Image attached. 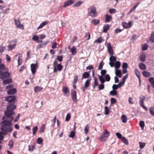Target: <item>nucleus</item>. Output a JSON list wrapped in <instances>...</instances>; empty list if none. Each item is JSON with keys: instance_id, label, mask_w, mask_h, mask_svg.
Wrapping results in <instances>:
<instances>
[{"instance_id": "nucleus-1", "label": "nucleus", "mask_w": 154, "mask_h": 154, "mask_svg": "<svg viewBox=\"0 0 154 154\" xmlns=\"http://www.w3.org/2000/svg\"><path fill=\"white\" fill-rule=\"evenodd\" d=\"M16 98L15 95L9 96L5 97V100L8 102L9 105L6 107L7 110L5 111V116L2 118L3 121L1 122L2 131H0V135H6L12 131L11 126L12 125L11 121L14 119L12 115L15 114L13 111L16 108V105L13 104Z\"/></svg>"}, {"instance_id": "nucleus-2", "label": "nucleus", "mask_w": 154, "mask_h": 154, "mask_svg": "<svg viewBox=\"0 0 154 154\" xmlns=\"http://www.w3.org/2000/svg\"><path fill=\"white\" fill-rule=\"evenodd\" d=\"M88 15L92 17H95L97 13L95 7L93 6L90 7L88 9Z\"/></svg>"}, {"instance_id": "nucleus-3", "label": "nucleus", "mask_w": 154, "mask_h": 154, "mask_svg": "<svg viewBox=\"0 0 154 154\" xmlns=\"http://www.w3.org/2000/svg\"><path fill=\"white\" fill-rule=\"evenodd\" d=\"M10 73L8 72L7 69L3 72H0V79H4L5 78L9 77L10 75Z\"/></svg>"}, {"instance_id": "nucleus-4", "label": "nucleus", "mask_w": 154, "mask_h": 154, "mask_svg": "<svg viewBox=\"0 0 154 154\" xmlns=\"http://www.w3.org/2000/svg\"><path fill=\"white\" fill-rule=\"evenodd\" d=\"M98 78L101 83L99 85L98 88L100 90H102L104 88V83L105 82V81L103 77L100 75H98Z\"/></svg>"}, {"instance_id": "nucleus-5", "label": "nucleus", "mask_w": 154, "mask_h": 154, "mask_svg": "<svg viewBox=\"0 0 154 154\" xmlns=\"http://www.w3.org/2000/svg\"><path fill=\"white\" fill-rule=\"evenodd\" d=\"M38 64L37 63H32L31 64V69L32 72L33 74H34L36 72V69L37 68Z\"/></svg>"}, {"instance_id": "nucleus-6", "label": "nucleus", "mask_w": 154, "mask_h": 154, "mask_svg": "<svg viewBox=\"0 0 154 154\" xmlns=\"http://www.w3.org/2000/svg\"><path fill=\"white\" fill-rule=\"evenodd\" d=\"M14 21L16 27L20 29H23V26L22 24H20V22L19 19H14Z\"/></svg>"}, {"instance_id": "nucleus-7", "label": "nucleus", "mask_w": 154, "mask_h": 154, "mask_svg": "<svg viewBox=\"0 0 154 154\" xmlns=\"http://www.w3.org/2000/svg\"><path fill=\"white\" fill-rule=\"evenodd\" d=\"M71 97L75 102L77 103L76 92L75 90H72L71 93Z\"/></svg>"}, {"instance_id": "nucleus-8", "label": "nucleus", "mask_w": 154, "mask_h": 154, "mask_svg": "<svg viewBox=\"0 0 154 154\" xmlns=\"http://www.w3.org/2000/svg\"><path fill=\"white\" fill-rule=\"evenodd\" d=\"M75 2V0H67L64 3V5L63 7L65 8L72 4L74 3Z\"/></svg>"}, {"instance_id": "nucleus-9", "label": "nucleus", "mask_w": 154, "mask_h": 154, "mask_svg": "<svg viewBox=\"0 0 154 154\" xmlns=\"http://www.w3.org/2000/svg\"><path fill=\"white\" fill-rule=\"evenodd\" d=\"M107 48L108 51L109 52L110 56H112L113 55V50L112 49L111 44L110 43H108L107 44Z\"/></svg>"}, {"instance_id": "nucleus-10", "label": "nucleus", "mask_w": 154, "mask_h": 154, "mask_svg": "<svg viewBox=\"0 0 154 154\" xmlns=\"http://www.w3.org/2000/svg\"><path fill=\"white\" fill-rule=\"evenodd\" d=\"M118 138L120 139L123 142L126 144L128 145V140L125 137H123L122 135H116Z\"/></svg>"}, {"instance_id": "nucleus-11", "label": "nucleus", "mask_w": 154, "mask_h": 154, "mask_svg": "<svg viewBox=\"0 0 154 154\" xmlns=\"http://www.w3.org/2000/svg\"><path fill=\"white\" fill-rule=\"evenodd\" d=\"M131 22H129L128 23L123 22L122 23V25L124 28L128 29L131 27Z\"/></svg>"}, {"instance_id": "nucleus-12", "label": "nucleus", "mask_w": 154, "mask_h": 154, "mask_svg": "<svg viewBox=\"0 0 154 154\" xmlns=\"http://www.w3.org/2000/svg\"><path fill=\"white\" fill-rule=\"evenodd\" d=\"M109 135H100L98 138L99 140L102 141H105L108 138Z\"/></svg>"}, {"instance_id": "nucleus-13", "label": "nucleus", "mask_w": 154, "mask_h": 154, "mask_svg": "<svg viewBox=\"0 0 154 154\" xmlns=\"http://www.w3.org/2000/svg\"><path fill=\"white\" fill-rule=\"evenodd\" d=\"M12 82V80L11 78H8L3 81V83L4 85H6Z\"/></svg>"}, {"instance_id": "nucleus-14", "label": "nucleus", "mask_w": 154, "mask_h": 154, "mask_svg": "<svg viewBox=\"0 0 154 154\" xmlns=\"http://www.w3.org/2000/svg\"><path fill=\"white\" fill-rule=\"evenodd\" d=\"M115 74L116 76L119 77L120 78L122 77V73L121 70L119 69H115Z\"/></svg>"}, {"instance_id": "nucleus-15", "label": "nucleus", "mask_w": 154, "mask_h": 154, "mask_svg": "<svg viewBox=\"0 0 154 154\" xmlns=\"http://www.w3.org/2000/svg\"><path fill=\"white\" fill-rule=\"evenodd\" d=\"M17 91L15 88H13L9 90L8 91V94L9 95L14 94Z\"/></svg>"}, {"instance_id": "nucleus-16", "label": "nucleus", "mask_w": 154, "mask_h": 154, "mask_svg": "<svg viewBox=\"0 0 154 154\" xmlns=\"http://www.w3.org/2000/svg\"><path fill=\"white\" fill-rule=\"evenodd\" d=\"M145 99V97L144 96L140 97L139 103L140 106L144 104V102Z\"/></svg>"}, {"instance_id": "nucleus-17", "label": "nucleus", "mask_w": 154, "mask_h": 154, "mask_svg": "<svg viewBox=\"0 0 154 154\" xmlns=\"http://www.w3.org/2000/svg\"><path fill=\"white\" fill-rule=\"evenodd\" d=\"M114 65L115 69L118 70V68L120 67L121 63L119 61H117L114 63Z\"/></svg>"}, {"instance_id": "nucleus-18", "label": "nucleus", "mask_w": 154, "mask_h": 154, "mask_svg": "<svg viewBox=\"0 0 154 154\" xmlns=\"http://www.w3.org/2000/svg\"><path fill=\"white\" fill-rule=\"evenodd\" d=\"M112 18L111 16H110L108 14H106L105 17V22H108L112 20Z\"/></svg>"}, {"instance_id": "nucleus-19", "label": "nucleus", "mask_w": 154, "mask_h": 154, "mask_svg": "<svg viewBox=\"0 0 154 154\" xmlns=\"http://www.w3.org/2000/svg\"><path fill=\"white\" fill-rule=\"evenodd\" d=\"M48 23V21H45L42 23L37 28V29L38 30L42 28L44 26Z\"/></svg>"}, {"instance_id": "nucleus-20", "label": "nucleus", "mask_w": 154, "mask_h": 154, "mask_svg": "<svg viewBox=\"0 0 154 154\" xmlns=\"http://www.w3.org/2000/svg\"><path fill=\"white\" fill-rule=\"evenodd\" d=\"M91 23L93 24L97 25L100 23V21L99 20L93 19L91 21Z\"/></svg>"}, {"instance_id": "nucleus-21", "label": "nucleus", "mask_w": 154, "mask_h": 154, "mask_svg": "<svg viewBox=\"0 0 154 154\" xmlns=\"http://www.w3.org/2000/svg\"><path fill=\"white\" fill-rule=\"evenodd\" d=\"M143 75L145 77H148L151 76V74L149 72L146 71H143Z\"/></svg>"}, {"instance_id": "nucleus-22", "label": "nucleus", "mask_w": 154, "mask_h": 154, "mask_svg": "<svg viewBox=\"0 0 154 154\" xmlns=\"http://www.w3.org/2000/svg\"><path fill=\"white\" fill-rule=\"evenodd\" d=\"M109 28V26L108 24H107L106 25H105L103 27V32L105 33L106 32Z\"/></svg>"}, {"instance_id": "nucleus-23", "label": "nucleus", "mask_w": 154, "mask_h": 154, "mask_svg": "<svg viewBox=\"0 0 154 154\" xmlns=\"http://www.w3.org/2000/svg\"><path fill=\"white\" fill-rule=\"evenodd\" d=\"M90 76L89 73L87 72H84L82 75V78L83 79H86L88 78Z\"/></svg>"}, {"instance_id": "nucleus-24", "label": "nucleus", "mask_w": 154, "mask_h": 154, "mask_svg": "<svg viewBox=\"0 0 154 154\" xmlns=\"http://www.w3.org/2000/svg\"><path fill=\"white\" fill-rule=\"evenodd\" d=\"M148 80L151 84L153 88L154 87V78L152 77L149 78L148 79Z\"/></svg>"}, {"instance_id": "nucleus-25", "label": "nucleus", "mask_w": 154, "mask_h": 154, "mask_svg": "<svg viewBox=\"0 0 154 154\" xmlns=\"http://www.w3.org/2000/svg\"><path fill=\"white\" fill-rule=\"evenodd\" d=\"M91 80V78L89 79L85 82V88H87L89 86L90 82Z\"/></svg>"}, {"instance_id": "nucleus-26", "label": "nucleus", "mask_w": 154, "mask_h": 154, "mask_svg": "<svg viewBox=\"0 0 154 154\" xmlns=\"http://www.w3.org/2000/svg\"><path fill=\"white\" fill-rule=\"evenodd\" d=\"M128 76V74H126L125 76L123 77L122 80L119 82L123 85L125 83V80L127 79Z\"/></svg>"}, {"instance_id": "nucleus-27", "label": "nucleus", "mask_w": 154, "mask_h": 154, "mask_svg": "<svg viewBox=\"0 0 154 154\" xmlns=\"http://www.w3.org/2000/svg\"><path fill=\"white\" fill-rule=\"evenodd\" d=\"M121 119L122 122L124 123H125L127 122V118L126 117V116L125 115H122L121 117Z\"/></svg>"}, {"instance_id": "nucleus-28", "label": "nucleus", "mask_w": 154, "mask_h": 154, "mask_svg": "<svg viewBox=\"0 0 154 154\" xmlns=\"http://www.w3.org/2000/svg\"><path fill=\"white\" fill-rule=\"evenodd\" d=\"M43 88L38 86H37L35 88V92H38L42 90Z\"/></svg>"}, {"instance_id": "nucleus-29", "label": "nucleus", "mask_w": 154, "mask_h": 154, "mask_svg": "<svg viewBox=\"0 0 154 154\" xmlns=\"http://www.w3.org/2000/svg\"><path fill=\"white\" fill-rule=\"evenodd\" d=\"M103 41L104 40H103L101 37L100 36L94 41V43L97 42L99 43H101L103 42Z\"/></svg>"}, {"instance_id": "nucleus-30", "label": "nucleus", "mask_w": 154, "mask_h": 154, "mask_svg": "<svg viewBox=\"0 0 154 154\" xmlns=\"http://www.w3.org/2000/svg\"><path fill=\"white\" fill-rule=\"evenodd\" d=\"M139 66L141 69L143 70H145L146 68V65L143 63H140L139 64Z\"/></svg>"}, {"instance_id": "nucleus-31", "label": "nucleus", "mask_w": 154, "mask_h": 154, "mask_svg": "<svg viewBox=\"0 0 154 154\" xmlns=\"http://www.w3.org/2000/svg\"><path fill=\"white\" fill-rule=\"evenodd\" d=\"M16 45V44H14L13 45H9L8 46V51H11L14 48Z\"/></svg>"}, {"instance_id": "nucleus-32", "label": "nucleus", "mask_w": 154, "mask_h": 154, "mask_svg": "<svg viewBox=\"0 0 154 154\" xmlns=\"http://www.w3.org/2000/svg\"><path fill=\"white\" fill-rule=\"evenodd\" d=\"M7 69L5 68L4 64L1 63L0 64V72H3Z\"/></svg>"}, {"instance_id": "nucleus-33", "label": "nucleus", "mask_w": 154, "mask_h": 154, "mask_svg": "<svg viewBox=\"0 0 154 154\" xmlns=\"http://www.w3.org/2000/svg\"><path fill=\"white\" fill-rule=\"evenodd\" d=\"M83 2L81 1H79L77 2H76L75 3L74 5V7H78L81 5L83 3Z\"/></svg>"}, {"instance_id": "nucleus-34", "label": "nucleus", "mask_w": 154, "mask_h": 154, "mask_svg": "<svg viewBox=\"0 0 154 154\" xmlns=\"http://www.w3.org/2000/svg\"><path fill=\"white\" fill-rule=\"evenodd\" d=\"M105 81L109 82L110 80V77L108 74H106L104 78Z\"/></svg>"}, {"instance_id": "nucleus-35", "label": "nucleus", "mask_w": 154, "mask_h": 154, "mask_svg": "<svg viewBox=\"0 0 154 154\" xmlns=\"http://www.w3.org/2000/svg\"><path fill=\"white\" fill-rule=\"evenodd\" d=\"M109 60L110 62H113L114 63V62L116 61V59L115 57L112 55V56H110Z\"/></svg>"}, {"instance_id": "nucleus-36", "label": "nucleus", "mask_w": 154, "mask_h": 154, "mask_svg": "<svg viewBox=\"0 0 154 154\" xmlns=\"http://www.w3.org/2000/svg\"><path fill=\"white\" fill-rule=\"evenodd\" d=\"M141 48L143 51H146L148 49V46L147 44H144L142 45Z\"/></svg>"}, {"instance_id": "nucleus-37", "label": "nucleus", "mask_w": 154, "mask_h": 154, "mask_svg": "<svg viewBox=\"0 0 154 154\" xmlns=\"http://www.w3.org/2000/svg\"><path fill=\"white\" fill-rule=\"evenodd\" d=\"M150 113L152 115L154 116V106H152L149 109Z\"/></svg>"}, {"instance_id": "nucleus-38", "label": "nucleus", "mask_w": 154, "mask_h": 154, "mask_svg": "<svg viewBox=\"0 0 154 154\" xmlns=\"http://www.w3.org/2000/svg\"><path fill=\"white\" fill-rule=\"evenodd\" d=\"M45 128V125L43 124L40 128L39 131L41 133H43L44 132Z\"/></svg>"}, {"instance_id": "nucleus-39", "label": "nucleus", "mask_w": 154, "mask_h": 154, "mask_svg": "<svg viewBox=\"0 0 154 154\" xmlns=\"http://www.w3.org/2000/svg\"><path fill=\"white\" fill-rule=\"evenodd\" d=\"M38 129V127L37 126H35L33 127L32 128V134L33 135H35Z\"/></svg>"}, {"instance_id": "nucleus-40", "label": "nucleus", "mask_w": 154, "mask_h": 154, "mask_svg": "<svg viewBox=\"0 0 154 154\" xmlns=\"http://www.w3.org/2000/svg\"><path fill=\"white\" fill-rule=\"evenodd\" d=\"M140 60L142 62H144L146 59V57L145 55H141L140 57Z\"/></svg>"}, {"instance_id": "nucleus-41", "label": "nucleus", "mask_w": 154, "mask_h": 154, "mask_svg": "<svg viewBox=\"0 0 154 154\" xmlns=\"http://www.w3.org/2000/svg\"><path fill=\"white\" fill-rule=\"evenodd\" d=\"M117 94V92L116 90H113L110 92V94L112 96L116 95Z\"/></svg>"}, {"instance_id": "nucleus-42", "label": "nucleus", "mask_w": 154, "mask_h": 154, "mask_svg": "<svg viewBox=\"0 0 154 154\" xmlns=\"http://www.w3.org/2000/svg\"><path fill=\"white\" fill-rule=\"evenodd\" d=\"M72 54H75L77 52L75 46H73L70 50Z\"/></svg>"}, {"instance_id": "nucleus-43", "label": "nucleus", "mask_w": 154, "mask_h": 154, "mask_svg": "<svg viewBox=\"0 0 154 154\" xmlns=\"http://www.w3.org/2000/svg\"><path fill=\"white\" fill-rule=\"evenodd\" d=\"M150 40L152 42H154V31L151 34Z\"/></svg>"}, {"instance_id": "nucleus-44", "label": "nucleus", "mask_w": 154, "mask_h": 154, "mask_svg": "<svg viewBox=\"0 0 154 154\" xmlns=\"http://www.w3.org/2000/svg\"><path fill=\"white\" fill-rule=\"evenodd\" d=\"M109 110L108 107L107 106H106L105 107V114L107 115L109 113Z\"/></svg>"}, {"instance_id": "nucleus-45", "label": "nucleus", "mask_w": 154, "mask_h": 154, "mask_svg": "<svg viewBox=\"0 0 154 154\" xmlns=\"http://www.w3.org/2000/svg\"><path fill=\"white\" fill-rule=\"evenodd\" d=\"M14 142L12 140H10L9 142L8 145L9 146V148H11L13 146Z\"/></svg>"}, {"instance_id": "nucleus-46", "label": "nucleus", "mask_w": 154, "mask_h": 154, "mask_svg": "<svg viewBox=\"0 0 154 154\" xmlns=\"http://www.w3.org/2000/svg\"><path fill=\"white\" fill-rule=\"evenodd\" d=\"M139 146L140 149L143 148L145 145V143H142L140 142H139Z\"/></svg>"}, {"instance_id": "nucleus-47", "label": "nucleus", "mask_w": 154, "mask_h": 154, "mask_svg": "<svg viewBox=\"0 0 154 154\" xmlns=\"http://www.w3.org/2000/svg\"><path fill=\"white\" fill-rule=\"evenodd\" d=\"M57 69L58 71H60L63 69V66L61 64H59L57 66Z\"/></svg>"}, {"instance_id": "nucleus-48", "label": "nucleus", "mask_w": 154, "mask_h": 154, "mask_svg": "<svg viewBox=\"0 0 154 154\" xmlns=\"http://www.w3.org/2000/svg\"><path fill=\"white\" fill-rule=\"evenodd\" d=\"M78 77L77 75L74 76V82H73V84H76L78 81Z\"/></svg>"}, {"instance_id": "nucleus-49", "label": "nucleus", "mask_w": 154, "mask_h": 154, "mask_svg": "<svg viewBox=\"0 0 154 154\" xmlns=\"http://www.w3.org/2000/svg\"><path fill=\"white\" fill-rule=\"evenodd\" d=\"M63 92L65 94H67L69 91L68 88L65 87H63Z\"/></svg>"}, {"instance_id": "nucleus-50", "label": "nucleus", "mask_w": 154, "mask_h": 154, "mask_svg": "<svg viewBox=\"0 0 154 154\" xmlns=\"http://www.w3.org/2000/svg\"><path fill=\"white\" fill-rule=\"evenodd\" d=\"M39 37L37 35H34L32 38V39L35 41L38 42V41Z\"/></svg>"}, {"instance_id": "nucleus-51", "label": "nucleus", "mask_w": 154, "mask_h": 154, "mask_svg": "<svg viewBox=\"0 0 154 154\" xmlns=\"http://www.w3.org/2000/svg\"><path fill=\"white\" fill-rule=\"evenodd\" d=\"M139 125L141 128H143L144 126V122L143 121H140Z\"/></svg>"}, {"instance_id": "nucleus-52", "label": "nucleus", "mask_w": 154, "mask_h": 154, "mask_svg": "<svg viewBox=\"0 0 154 154\" xmlns=\"http://www.w3.org/2000/svg\"><path fill=\"white\" fill-rule=\"evenodd\" d=\"M135 74L136 75V76L137 77L140 76V73L137 69H135Z\"/></svg>"}, {"instance_id": "nucleus-53", "label": "nucleus", "mask_w": 154, "mask_h": 154, "mask_svg": "<svg viewBox=\"0 0 154 154\" xmlns=\"http://www.w3.org/2000/svg\"><path fill=\"white\" fill-rule=\"evenodd\" d=\"M43 142V140L41 137H39L37 140V143L38 144H41Z\"/></svg>"}, {"instance_id": "nucleus-54", "label": "nucleus", "mask_w": 154, "mask_h": 154, "mask_svg": "<svg viewBox=\"0 0 154 154\" xmlns=\"http://www.w3.org/2000/svg\"><path fill=\"white\" fill-rule=\"evenodd\" d=\"M89 128V127L88 125H86L85 129V134H88Z\"/></svg>"}, {"instance_id": "nucleus-55", "label": "nucleus", "mask_w": 154, "mask_h": 154, "mask_svg": "<svg viewBox=\"0 0 154 154\" xmlns=\"http://www.w3.org/2000/svg\"><path fill=\"white\" fill-rule=\"evenodd\" d=\"M110 101L111 104H113L115 103L116 102L117 100L116 99L114 98H112L110 99Z\"/></svg>"}, {"instance_id": "nucleus-56", "label": "nucleus", "mask_w": 154, "mask_h": 154, "mask_svg": "<svg viewBox=\"0 0 154 154\" xmlns=\"http://www.w3.org/2000/svg\"><path fill=\"white\" fill-rule=\"evenodd\" d=\"M104 63H103V61H102L101 62L100 64V65L99 66V67L98 68V69H102L103 66L104 65Z\"/></svg>"}, {"instance_id": "nucleus-57", "label": "nucleus", "mask_w": 154, "mask_h": 154, "mask_svg": "<svg viewBox=\"0 0 154 154\" xmlns=\"http://www.w3.org/2000/svg\"><path fill=\"white\" fill-rule=\"evenodd\" d=\"M70 118H71V116H70V114H68L67 115H66V119H65V120L66 121H69L70 119Z\"/></svg>"}, {"instance_id": "nucleus-58", "label": "nucleus", "mask_w": 154, "mask_h": 154, "mask_svg": "<svg viewBox=\"0 0 154 154\" xmlns=\"http://www.w3.org/2000/svg\"><path fill=\"white\" fill-rule=\"evenodd\" d=\"M106 71L105 69L102 70L101 72V74L102 75L101 76L103 77L106 75Z\"/></svg>"}, {"instance_id": "nucleus-59", "label": "nucleus", "mask_w": 154, "mask_h": 154, "mask_svg": "<svg viewBox=\"0 0 154 154\" xmlns=\"http://www.w3.org/2000/svg\"><path fill=\"white\" fill-rule=\"evenodd\" d=\"M123 69H127L128 67V64L126 63H124L122 65Z\"/></svg>"}, {"instance_id": "nucleus-60", "label": "nucleus", "mask_w": 154, "mask_h": 154, "mask_svg": "<svg viewBox=\"0 0 154 154\" xmlns=\"http://www.w3.org/2000/svg\"><path fill=\"white\" fill-rule=\"evenodd\" d=\"M109 11L111 14H114L116 12V10L114 8L110 9L109 10Z\"/></svg>"}, {"instance_id": "nucleus-61", "label": "nucleus", "mask_w": 154, "mask_h": 154, "mask_svg": "<svg viewBox=\"0 0 154 154\" xmlns=\"http://www.w3.org/2000/svg\"><path fill=\"white\" fill-rule=\"evenodd\" d=\"M94 84L96 86L98 85V82L97 81V79L96 77H95L94 78Z\"/></svg>"}, {"instance_id": "nucleus-62", "label": "nucleus", "mask_w": 154, "mask_h": 154, "mask_svg": "<svg viewBox=\"0 0 154 154\" xmlns=\"http://www.w3.org/2000/svg\"><path fill=\"white\" fill-rule=\"evenodd\" d=\"M5 46H0V53H2L3 52L4 50L5 49Z\"/></svg>"}, {"instance_id": "nucleus-63", "label": "nucleus", "mask_w": 154, "mask_h": 154, "mask_svg": "<svg viewBox=\"0 0 154 154\" xmlns=\"http://www.w3.org/2000/svg\"><path fill=\"white\" fill-rule=\"evenodd\" d=\"M94 68V66L92 65H90L88 66H87L86 67V69L87 70H91L93 69Z\"/></svg>"}, {"instance_id": "nucleus-64", "label": "nucleus", "mask_w": 154, "mask_h": 154, "mask_svg": "<svg viewBox=\"0 0 154 154\" xmlns=\"http://www.w3.org/2000/svg\"><path fill=\"white\" fill-rule=\"evenodd\" d=\"M57 60L61 62L63 60V57L62 56H57Z\"/></svg>"}]
</instances>
